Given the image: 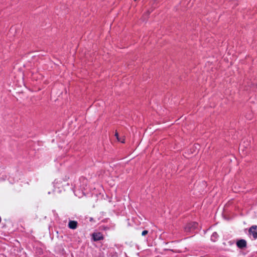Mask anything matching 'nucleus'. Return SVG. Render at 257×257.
<instances>
[{"instance_id": "1", "label": "nucleus", "mask_w": 257, "mask_h": 257, "mask_svg": "<svg viewBox=\"0 0 257 257\" xmlns=\"http://www.w3.org/2000/svg\"><path fill=\"white\" fill-rule=\"evenodd\" d=\"M198 225V223L195 222L189 223L185 227L184 229L186 232H191L192 230L195 229Z\"/></svg>"}, {"instance_id": "2", "label": "nucleus", "mask_w": 257, "mask_h": 257, "mask_svg": "<svg viewBox=\"0 0 257 257\" xmlns=\"http://www.w3.org/2000/svg\"><path fill=\"white\" fill-rule=\"evenodd\" d=\"M249 233L250 234L252 235L253 238L256 239L257 238V226L255 225L252 226L249 229Z\"/></svg>"}, {"instance_id": "3", "label": "nucleus", "mask_w": 257, "mask_h": 257, "mask_svg": "<svg viewBox=\"0 0 257 257\" xmlns=\"http://www.w3.org/2000/svg\"><path fill=\"white\" fill-rule=\"evenodd\" d=\"M236 244L239 248H242L246 246V242L244 239H240L237 242Z\"/></svg>"}, {"instance_id": "4", "label": "nucleus", "mask_w": 257, "mask_h": 257, "mask_svg": "<svg viewBox=\"0 0 257 257\" xmlns=\"http://www.w3.org/2000/svg\"><path fill=\"white\" fill-rule=\"evenodd\" d=\"M93 238L94 241L100 240L102 238V235L100 232L93 234Z\"/></svg>"}, {"instance_id": "5", "label": "nucleus", "mask_w": 257, "mask_h": 257, "mask_svg": "<svg viewBox=\"0 0 257 257\" xmlns=\"http://www.w3.org/2000/svg\"><path fill=\"white\" fill-rule=\"evenodd\" d=\"M77 223L75 221H70L68 224V226L70 228L74 229L77 227Z\"/></svg>"}, {"instance_id": "6", "label": "nucleus", "mask_w": 257, "mask_h": 257, "mask_svg": "<svg viewBox=\"0 0 257 257\" xmlns=\"http://www.w3.org/2000/svg\"><path fill=\"white\" fill-rule=\"evenodd\" d=\"M150 13L151 12L150 11H148L145 14H144L142 18L143 20L145 21L147 18V17H148Z\"/></svg>"}, {"instance_id": "7", "label": "nucleus", "mask_w": 257, "mask_h": 257, "mask_svg": "<svg viewBox=\"0 0 257 257\" xmlns=\"http://www.w3.org/2000/svg\"><path fill=\"white\" fill-rule=\"evenodd\" d=\"M115 136L116 137L117 141H120V138L118 137V133L116 131L115 132Z\"/></svg>"}, {"instance_id": "8", "label": "nucleus", "mask_w": 257, "mask_h": 257, "mask_svg": "<svg viewBox=\"0 0 257 257\" xmlns=\"http://www.w3.org/2000/svg\"><path fill=\"white\" fill-rule=\"evenodd\" d=\"M148 233V231L147 230H144L142 233V235L143 236L146 235V234H147Z\"/></svg>"}, {"instance_id": "9", "label": "nucleus", "mask_w": 257, "mask_h": 257, "mask_svg": "<svg viewBox=\"0 0 257 257\" xmlns=\"http://www.w3.org/2000/svg\"><path fill=\"white\" fill-rule=\"evenodd\" d=\"M119 141L121 142L122 143H124V139L123 138L122 139H120V141Z\"/></svg>"}]
</instances>
